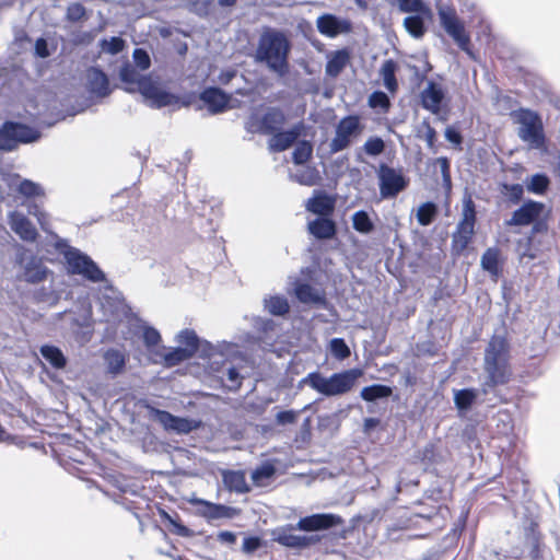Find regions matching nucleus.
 <instances>
[{
    "mask_svg": "<svg viewBox=\"0 0 560 560\" xmlns=\"http://www.w3.org/2000/svg\"><path fill=\"white\" fill-rule=\"evenodd\" d=\"M481 267L485 271L489 272L493 277H498L500 273L499 268V249L491 247L488 248L481 256Z\"/></svg>",
    "mask_w": 560,
    "mask_h": 560,
    "instance_id": "nucleus-39",
    "label": "nucleus"
},
{
    "mask_svg": "<svg viewBox=\"0 0 560 560\" xmlns=\"http://www.w3.org/2000/svg\"><path fill=\"white\" fill-rule=\"evenodd\" d=\"M36 219L40 229L54 237L55 248L63 256L69 273L81 276L93 283L106 281L105 272L88 254L70 246L66 238H61L50 231L48 214L45 211Z\"/></svg>",
    "mask_w": 560,
    "mask_h": 560,
    "instance_id": "nucleus-2",
    "label": "nucleus"
},
{
    "mask_svg": "<svg viewBox=\"0 0 560 560\" xmlns=\"http://www.w3.org/2000/svg\"><path fill=\"white\" fill-rule=\"evenodd\" d=\"M160 341L161 335L155 328L151 326L143 327V342L148 348L156 346Z\"/></svg>",
    "mask_w": 560,
    "mask_h": 560,
    "instance_id": "nucleus-61",
    "label": "nucleus"
},
{
    "mask_svg": "<svg viewBox=\"0 0 560 560\" xmlns=\"http://www.w3.org/2000/svg\"><path fill=\"white\" fill-rule=\"evenodd\" d=\"M103 359L106 366V373L112 377H116L124 372L127 358L120 350L114 348L108 349L105 351Z\"/></svg>",
    "mask_w": 560,
    "mask_h": 560,
    "instance_id": "nucleus-30",
    "label": "nucleus"
},
{
    "mask_svg": "<svg viewBox=\"0 0 560 560\" xmlns=\"http://www.w3.org/2000/svg\"><path fill=\"white\" fill-rule=\"evenodd\" d=\"M34 300L37 303H46L52 306L58 303L59 296L54 290L43 287L34 292Z\"/></svg>",
    "mask_w": 560,
    "mask_h": 560,
    "instance_id": "nucleus-52",
    "label": "nucleus"
},
{
    "mask_svg": "<svg viewBox=\"0 0 560 560\" xmlns=\"http://www.w3.org/2000/svg\"><path fill=\"white\" fill-rule=\"evenodd\" d=\"M393 394V388L384 384H372L362 388L360 396L365 401H376L388 398Z\"/></svg>",
    "mask_w": 560,
    "mask_h": 560,
    "instance_id": "nucleus-35",
    "label": "nucleus"
},
{
    "mask_svg": "<svg viewBox=\"0 0 560 560\" xmlns=\"http://www.w3.org/2000/svg\"><path fill=\"white\" fill-rule=\"evenodd\" d=\"M438 15L443 30L453 38L457 46L469 52L470 37L458 19L455 9L448 5H438Z\"/></svg>",
    "mask_w": 560,
    "mask_h": 560,
    "instance_id": "nucleus-8",
    "label": "nucleus"
},
{
    "mask_svg": "<svg viewBox=\"0 0 560 560\" xmlns=\"http://www.w3.org/2000/svg\"><path fill=\"white\" fill-rule=\"evenodd\" d=\"M39 352L42 357L55 369H63L67 364V359L62 351L51 345H44L40 347Z\"/></svg>",
    "mask_w": 560,
    "mask_h": 560,
    "instance_id": "nucleus-34",
    "label": "nucleus"
},
{
    "mask_svg": "<svg viewBox=\"0 0 560 560\" xmlns=\"http://www.w3.org/2000/svg\"><path fill=\"white\" fill-rule=\"evenodd\" d=\"M194 355L191 354V349H185L183 347H177L172 349L171 351L164 354V363L166 366L172 368L178 365L179 363L189 360Z\"/></svg>",
    "mask_w": 560,
    "mask_h": 560,
    "instance_id": "nucleus-42",
    "label": "nucleus"
},
{
    "mask_svg": "<svg viewBox=\"0 0 560 560\" xmlns=\"http://www.w3.org/2000/svg\"><path fill=\"white\" fill-rule=\"evenodd\" d=\"M398 8L405 13H424L429 14L430 11L422 0H397Z\"/></svg>",
    "mask_w": 560,
    "mask_h": 560,
    "instance_id": "nucleus-50",
    "label": "nucleus"
},
{
    "mask_svg": "<svg viewBox=\"0 0 560 560\" xmlns=\"http://www.w3.org/2000/svg\"><path fill=\"white\" fill-rule=\"evenodd\" d=\"M296 299L303 304H314L326 307L327 299L325 294L310 283L298 282L294 288Z\"/></svg>",
    "mask_w": 560,
    "mask_h": 560,
    "instance_id": "nucleus-26",
    "label": "nucleus"
},
{
    "mask_svg": "<svg viewBox=\"0 0 560 560\" xmlns=\"http://www.w3.org/2000/svg\"><path fill=\"white\" fill-rule=\"evenodd\" d=\"M158 511L165 527L172 534L177 535L179 537H192L195 535L194 530H191L182 523L178 513H168L162 508H159Z\"/></svg>",
    "mask_w": 560,
    "mask_h": 560,
    "instance_id": "nucleus-27",
    "label": "nucleus"
},
{
    "mask_svg": "<svg viewBox=\"0 0 560 560\" xmlns=\"http://www.w3.org/2000/svg\"><path fill=\"white\" fill-rule=\"evenodd\" d=\"M221 215L222 208L218 199L211 198L207 201L202 200L201 206L197 207L192 224L199 228L202 236L211 237L218 229Z\"/></svg>",
    "mask_w": 560,
    "mask_h": 560,
    "instance_id": "nucleus-10",
    "label": "nucleus"
},
{
    "mask_svg": "<svg viewBox=\"0 0 560 560\" xmlns=\"http://www.w3.org/2000/svg\"><path fill=\"white\" fill-rule=\"evenodd\" d=\"M363 149L368 155L376 156L384 152L385 142L380 137H371L365 141Z\"/></svg>",
    "mask_w": 560,
    "mask_h": 560,
    "instance_id": "nucleus-55",
    "label": "nucleus"
},
{
    "mask_svg": "<svg viewBox=\"0 0 560 560\" xmlns=\"http://www.w3.org/2000/svg\"><path fill=\"white\" fill-rule=\"evenodd\" d=\"M396 71L397 63L393 59H386L381 67L380 73L382 75L384 86L390 93H395L398 89Z\"/></svg>",
    "mask_w": 560,
    "mask_h": 560,
    "instance_id": "nucleus-33",
    "label": "nucleus"
},
{
    "mask_svg": "<svg viewBox=\"0 0 560 560\" xmlns=\"http://www.w3.org/2000/svg\"><path fill=\"white\" fill-rule=\"evenodd\" d=\"M262 546V540L258 536L245 537L242 545V551L246 555H252Z\"/></svg>",
    "mask_w": 560,
    "mask_h": 560,
    "instance_id": "nucleus-62",
    "label": "nucleus"
},
{
    "mask_svg": "<svg viewBox=\"0 0 560 560\" xmlns=\"http://www.w3.org/2000/svg\"><path fill=\"white\" fill-rule=\"evenodd\" d=\"M8 223L11 230L24 242H35L38 233L28 218L19 212L12 211L8 215Z\"/></svg>",
    "mask_w": 560,
    "mask_h": 560,
    "instance_id": "nucleus-20",
    "label": "nucleus"
},
{
    "mask_svg": "<svg viewBox=\"0 0 560 560\" xmlns=\"http://www.w3.org/2000/svg\"><path fill=\"white\" fill-rule=\"evenodd\" d=\"M544 205L538 201H526L518 209H516L511 219L506 221L511 226H524L532 224L536 219L541 215Z\"/></svg>",
    "mask_w": 560,
    "mask_h": 560,
    "instance_id": "nucleus-15",
    "label": "nucleus"
},
{
    "mask_svg": "<svg viewBox=\"0 0 560 560\" xmlns=\"http://www.w3.org/2000/svg\"><path fill=\"white\" fill-rule=\"evenodd\" d=\"M291 48V42L282 31L267 28L258 39L255 59L282 78L289 72Z\"/></svg>",
    "mask_w": 560,
    "mask_h": 560,
    "instance_id": "nucleus-3",
    "label": "nucleus"
},
{
    "mask_svg": "<svg viewBox=\"0 0 560 560\" xmlns=\"http://www.w3.org/2000/svg\"><path fill=\"white\" fill-rule=\"evenodd\" d=\"M132 58H133L136 66L140 70H147L151 66L150 55L143 48H136L132 52Z\"/></svg>",
    "mask_w": 560,
    "mask_h": 560,
    "instance_id": "nucleus-59",
    "label": "nucleus"
},
{
    "mask_svg": "<svg viewBox=\"0 0 560 560\" xmlns=\"http://www.w3.org/2000/svg\"><path fill=\"white\" fill-rule=\"evenodd\" d=\"M439 514L438 506H431L428 509H424L421 512L415 513L412 515V518H415V523H418V521H422L427 524L431 523Z\"/></svg>",
    "mask_w": 560,
    "mask_h": 560,
    "instance_id": "nucleus-63",
    "label": "nucleus"
},
{
    "mask_svg": "<svg viewBox=\"0 0 560 560\" xmlns=\"http://www.w3.org/2000/svg\"><path fill=\"white\" fill-rule=\"evenodd\" d=\"M285 121L287 116L280 107H268L260 118L258 132L271 136L282 129Z\"/></svg>",
    "mask_w": 560,
    "mask_h": 560,
    "instance_id": "nucleus-22",
    "label": "nucleus"
},
{
    "mask_svg": "<svg viewBox=\"0 0 560 560\" xmlns=\"http://www.w3.org/2000/svg\"><path fill=\"white\" fill-rule=\"evenodd\" d=\"M352 228L360 234L368 235L375 230V224L365 210L352 214Z\"/></svg>",
    "mask_w": 560,
    "mask_h": 560,
    "instance_id": "nucleus-37",
    "label": "nucleus"
},
{
    "mask_svg": "<svg viewBox=\"0 0 560 560\" xmlns=\"http://www.w3.org/2000/svg\"><path fill=\"white\" fill-rule=\"evenodd\" d=\"M152 415L155 421L163 425L166 431H172L177 416L172 415L166 410L152 409Z\"/></svg>",
    "mask_w": 560,
    "mask_h": 560,
    "instance_id": "nucleus-53",
    "label": "nucleus"
},
{
    "mask_svg": "<svg viewBox=\"0 0 560 560\" xmlns=\"http://www.w3.org/2000/svg\"><path fill=\"white\" fill-rule=\"evenodd\" d=\"M509 359L510 345L506 338L494 335L485 349V378L481 382L483 401H487L489 407H494L504 400L498 387L508 384L511 380Z\"/></svg>",
    "mask_w": 560,
    "mask_h": 560,
    "instance_id": "nucleus-1",
    "label": "nucleus"
},
{
    "mask_svg": "<svg viewBox=\"0 0 560 560\" xmlns=\"http://www.w3.org/2000/svg\"><path fill=\"white\" fill-rule=\"evenodd\" d=\"M225 376H226V381H228L226 387L229 390L236 392L237 389H240V387L242 385L243 377L240 374V371L237 368L229 366L226 369Z\"/></svg>",
    "mask_w": 560,
    "mask_h": 560,
    "instance_id": "nucleus-57",
    "label": "nucleus"
},
{
    "mask_svg": "<svg viewBox=\"0 0 560 560\" xmlns=\"http://www.w3.org/2000/svg\"><path fill=\"white\" fill-rule=\"evenodd\" d=\"M421 105L432 114H439L445 93L440 84L429 81L427 88L421 92Z\"/></svg>",
    "mask_w": 560,
    "mask_h": 560,
    "instance_id": "nucleus-24",
    "label": "nucleus"
},
{
    "mask_svg": "<svg viewBox=\"0 0 560 560\" xmlns=\"http://www.w3.org/2000/svg\"><path fill=\"white\" fill-rule=\"evenodd\" d=\"M306 128L304 121H299L290 129H280L272 133L271 138L268 140L269 151L278 153L288 150L301 136L305 135Z\"/></svg>",
    "mask_w": 560,
    "mask_h": 560,
    "instance_id": "nucleus-11",
    "label": "nucleus"
},
{
    "mask_svg": "<svg viewBox=\"0 0 560 560\" xmlns=\"http://www.w3.org/2000/svg\"><path fill=\"white\" fill-rule=\"evenodd\" d=\"M312 152V143L310 141L302 140L298 142L296 147L294 148L292 152V160L298 165L304 164L311 159Z\"/></svg>",
    "mask_w": 560,
    "mask_h": 560,
    "instance_id": "nucleus-46",
    "label": "nucleus"
},
{
    "mask_svg": "<svg viewBox=\"0 0 560 560\" xmlns=\"http://www.w3.org/2000/svg\"><path fill=\"white\" fill-rule=\"evenodd\" d=\"M421 14L415 13L404 20L406 31L415 38H421L427 32L425 22Z\"/></svg>",
    "mask_w": 560,
    "mask_h": 560,
    "instance_id": "nucleus-38",
    "label": "nucleus"
},
{
    "mask_svg": "<svg viewBox=\"0 0 560 560\" xmlns=\"http://www.w3.org/2000/svg\"><path fill=\"white\" fill-rule=\"evenodd\" d=\"M276 472V468L271 464H264L252 471V479L254 482H259L265 479L271 478Z\"/></svg>",
    "mask_w": 560,
    "mask_h": 560,
    "instance_id": "nucleus-58",
    "label": "nucleus"
},
{
    "mask_svg": "<svg viewBox=\"0 0 560 560\" xmlns=\"http://www.w3.org/2000/svg\"><path fill=\"white\" fill-rule=\"evenodd\" d=\"M222 482L230 492L243 494L250 491L246 482L245 474L242 470H223Z\"/></svg>",
    "mask_w": 560,
    "mask_h": 560,
    "instance_id": "nucleus-29",
    "label": "nucleus"
},
{
    "mask_svg": "<svg viewBox=\"0 0 560 560\" xmlns=\"http://www.w3.org/2000/svg\"><path fill=\"white\" fill-rule=\"evenodd\" d=\"M511 118L518 125L517 136L530 150L547 152L542 119L539 114L529 108H518L511 112Z\"/></svg>",
    "mask_w": 560,
    "mask_h": 560,
    "instance_id": "nucleus-5",
    "label": "nucleus"
},
{
    "mask_svg": "<svg viewBox=\"0 0 560 560\" xmlns=\"http://www.w3.org/2000/svg\"><path fill=\"white\" fill-rule=\"evenodd\" d=\"M86 90L88 92L98 98L106 97L110 94L109 80L106 73L97 68L91 67L86 71Z\"/></svg>",
    "mask_w": 560,
    "mask_h": 560,
    "instance_id": "nucleus-19",
    "label": "nucleus"
},
{
    "mask_svg": "<svg viewBox=\"0 0 560 560\" xmlns=\"http://www.w3.org/2000/svg\"><path fill=\"white\" fill-rule=\"evenodd\" d=\"M19 192L27 198L44 196V189L42 186L30 179L21 182L19 185Z\"/></svg>",
    "mask_w": 560,
    "mask_h": 560,
    "instance_id": "nucleus-54",
    "label": "nucleus"
},
{
    "mask_svg": "<svg viewBox=\"0 0 560 560\" xmlns=\"http://www.w3.org/2000/svg\"><path fill=\"white\" fill-rule=\"evenodd\" d=\"M125 40L121 37L113 36L110 38H103L100 42V46L103 51L110 54V55H117L125 48Z\"/></svg>",
    "mask_w": 560,
    "mask_h": 560,
    "instance_id": "nucleus-49",
    "label": "nucleus"
},
{
    "mask_svg": "<svg viewBox=\"0 0 560 560\" xmlns=\"http://www.w3.org/2000/svg\"><path fill=\"white\" fill-rule=\"evenodd\" d=\"M438 215V206L432 201L422 203L417 211V221L420 225H430Z\"/></svg>",
    "mask_w": 560,
    "mask_h": 560,
    "instance_id": "nucleus-40",
    "label": "nucleus"
},
{
    "mask_svg": "<svg viewBox=\"0 0 560 560\" xmlns=\"http://www.w3.org/2000/svg\"><path fill=\"white\" fill-rule=\"evenodd\" d=\"M265 310L273 316H284L290 311V305L285 296L273 295L264 299Z\"/></svg>",
    "mask_w": 560,
    "mask_h": 560,
    "instance_id": "nucleus-36",
    "label": "nucleus"
},
{
    "mask_svg": "<svg viewBox=\"0 0 560 560\" xmlns=\"http://www.w3.org/2000/svg\"><path fill=\"white\" fill-rule=\"evenodd\" d=\"M342 523L341 517L335 514H313L299 520L296 528L304 532L328 529Z\"/></svg>",
    "mask_w": 560,
    "mask_h": 560,
    "instance_id": "nucleus-16",
    "label": "nucleus"
},
{
    "mask_svg": "<svg viewBox=\"0 0 560 560\" xmlns=\"http://www.w3.org/2000/svg\"><path fill=\"white\" fill-rule=\"evenodd\" d=\"M141 77L143 74H140L129 61L124 62L119 69V79L126 84L137 85Z\"/></svg>",
    "mask_w": 560,
    "mask_h": 560,
    "instance_id": "nucleus-48",
    "label": "nucleus"
},
{
    "mask_svg": "<svg viewBox=\"0 0 560 560\" xmlns=\"http://www.w3.org/2000/svg\"><path fill=\"white\" fill-rule=\"evenodd\" d=\"M549 177H530L527 188L534 194H544L549 187Z\"/></svg>",
    "mask_w": 560,
    "mask_h": 560,
    "instance_id": "nucleus-60",
    "label": "nucleus"
},
{
    "mask_svg": "<svg viewBox=\"0 0 560 560\" xmlns=\"http://www.w3.org/2000/svg\"><path fill=\"white\" fill-rule=\"evenodd\" d=\"M42 132L26 124L7 120L0 127V150L12 151L20 144L37 142Z\"/></svg>",
    "mask_w": 560,
    "mask_h": 560,
    "instance_id": "nucleus-6",
    "label": "nucleus"
},
{
    "mask_svg": "<svg viewBox=\"0 0 560 560\" xmlns=\"http://www.w3.org/2000/svg\"><path fill=\"white\" fill-rule=\"evenodd\" d=\"M494 421L498 433L509 435L513 432V418L508 411H499L494 417Z\"/></svg>",
    "mask_w": 560,
    "mask_h": 560,
    "instance_id": "nucleus-47",
    "label": "nucleus"
},
{
    "mask_svg": "<svg viewBox=\"0 0 560 560\" xmlns=\"http://www.w3.org/2000/svg\"><path fill=\"white\" fill-rule=\"evenodd\" d=\"M160 88L156 85V83L151 79L149 75H143L139 80V83L137 84L138 92L147 100L150 101V98L155 94V92Z\"/></svg>",
    "mask_w": 560,
    "mask_h": 560,
    "instance_id": "nucleus-51",
    "label": "nucleus"
},
{
    "mask_svg": "<svg viewBox=\"0 0 560 560\" xmlns=\"http://www.w3.org/2000/svg\"><path fill=\"white\" fill-rule=\"evenodd\" d=\"M368 104L373 109H380L381 113L386 114L390 108V100L383 91H374L370 94Z\"/></svg>",
    "mask_w": 560,
    "mask_h": 560,
    "instance_id": "nucleus-43",
    "label": "nucleus"
},
{
    "mask_svg": "<svg viewBox=\"0 0 560 560\" xmlns=\"http://www.w3.org/2000/svg\"><path fill=\"white\" fill-rule=\"evenodd\" d=\"M199 98L208 106L211 114H220L228 109L231 95L217 86L206 88L199 95Z\"/></svg>",
    "mask_w": 560,
    "mask_h": 560,
    "instance_id": "nucleus-18",
    "label": "nucleus"
},
{
    "mask_svg": "<svg viewBox=\"0 0 560 560\" xmlns=\"http://www.w3.org/2000/svg\"><path fill=\"white\" fill-rule=\"evenodd\" d=\"M192 503L201 506V509H199V514L208 521L233 518L237 514V510L235 508L212 503L203 499H195Z\"/></svg>",
    "mask_w": 560,
    "mask_h": 560,
    "instance_id": "nucleus-21",
    "label": "nucleus"
},
{
    "mask_svg": "<svg viewBox=\"0 0 560 560\" xmlns=\"http://www.w3.org/2000/svg\"><path fill=\"white\" fill-rule=\"evenodd\" d=\"M536 523L525 528V544L532 560H553L550 550L542 544L541 535Z\"/></svg>",
    "mask_w": 560,
    "mask_h": 560,
    "instance_id": "nucleus-14",
    "label": "nucleus"
},
{
    "mask_svg": "<svg viewBox=\"0 0 560 560\" xmlns=\"http://www.w3.org/2000/svg\"><path fill=\"white\" fill-rule=\"evenodd\" d=\"M194 429H196V425L194 424L192 420L177 417L172 432L186 434L191 432Z\"/></svg>",
    "mask_w": 560,
    "mask_h": 560,
    "instance_id": "nucleus-64",
    "label": "nucleus"
},
{
    "mask_svg": "<svg viewBox=\"0 0 560 560\" xmlns=\"http://www.w3.org/2000/svg\"><path fill=\"white\" fill-rule=\"evenodd\" d=\"M329 352L331 357L339 361L348 359L351 354L350 348L343 338H332L329 341Z\"/></svg>",
    "mask_w": 560,
    "mask_h": 560,
    "instance_id": "nucleus-45",
    "label": "nucleus"
},
{
    "mask_svg": "<svg viewBox=\"0 0 560 560\" xmlns=\"http://www.w3.org/2000/svg\"><path fill=\"white\" fill-rule=\"evenodd\" d=\"M476 207L471 197H465L463 200V218L453 233V248L458 253L465 250L475 233Z\"/></svg>",
    "mask_w": 560,
    "mask_h": 560,
    "instance_id": "nucleus-7",
    "label": "nucleus"
},
{
    "mask_svg": "<svg viewBox=\"0 0 560 560\" xmlns=\"http://www.w3.org/2000/svg\"><path fill=\"white\" fill-rule=\"evenodd\" d=\"M149 102L151 107L162 108L176 104L178 102V97L171 92L159 89Z\"/></svg>",
    "mask_w": 560,
    "mask_h": 560,
    "instance_id": "nucleus-44",
    "label": "nucleus"
},
{
    "mask_svg": "<svg viewBox=\"0 0 560 560\" xmlns=\"http://www.w3.org/2000/svg\"><path fill=\"white\" fill-rule=\"evenodd\" d=\"M273 539L284 547L303 549L317 544L320 537L317 534L300 535L293 527H281L273 532Z\"/></svg>",
    "mask_w": 560,
    "mask_h": 560,
    "instance_id": "nucleus-12",
    "label": "nucleus"
},
{
    "mask_svg": "<svg viewBox=\"0 0 560 560\" xmlns=\"http://www.w3.org/2000/svg\"><path fill=\"white\" fill-rule=\"evenodd\" d=\"M316 26L320 34L331 38L342 33H349L352 27L350 21L328 13L317 18Z\"/></svg>",
    "mask_w": 560,
    "mask_h": 560,
    "instance_id": "nucleus-17",
    "label": "nucleus"
},
{
    "mask_svg": "<svg viewBox=\"0 0 560 560\" xmlns=\"http://www.w3.org/2000/svg\"><path fill=\"white\" fill-rule=\"evenodd\" d=\"M483 399L485 395L481 392V386L479 388L466 387L462 389H453L454 405L457 409L458 416L460 417L466 416L476 404H486L488 406V402L483 401Z\"/></svg>",
    "mask_w": 560,
    "mask_h": 560,
    "instance_id": "nucleus-13",
    "label": "nucleus"
},
{
    "mask_svg": "<svg viewBox=\"0 0 560 560\" xmlns=\"http://www.w3.org/2000/svg\"><path fill=\"white\" fill-rule=\"evenodd\" d=\"M361 375L362 371L359 369H349L342 372L332 373L330 376H325L320 372L314 371L300 380L299 388L307 385L323 396H340L349 393Z\"/></svg>",
    "mask_w": 560,
    "mask_h": 560,
    "instance_id": "nucleus-4",
    "label": "nucleus"
},
{
    "mask_svg": "<svg viewBox=\"0 0 560 560\" xmlns=\"http://www.w3.org/2000/svg\"><path fill=\"white\" fill-rule=\"evenodd\" d=\"M177 342L184 345L185 349H191V354L196 355L200 347V338L191 329H183L178 332Z\"/></svg>",
    "mask_w": 560,
    "mask_h": 560,
    "instance_id": "nucleus-41",
    "label": "nucleus"
},
{
    "mask_svg": "<svg viewBox=\"0 0 560 560\" xmlns=\"http://www.w3.org/2000/svg\"><path fill=\"white\" fill-rule=\"evenodd\" d=\"M350 61V54L347 49H339L332 52V55L329 57L327 63H326V74L336 78L338 77L341 71L346 68V66Z\"/></svg>",
    "mask_w": 560,
    "mask_h": 560,
    "instance_id": "nucleus-32",
    "label": "nucleus"
},
{
    "mask_svg": "<svg viewBox=\"0 0 560 560\" xmlns=\"http://www.w3.org/2000/svg\"><path fill=\"white\" fill-rule=\"evenodd\" d=\"M47 268L34 255H31L24 265V280L30 283H38L47 276Z\"/></svg>",
    "mask_w": 560,
    "mask_h": 560,
    "instance_id": "nucleus-31",
    "label": "nucleus"
},
{
    "mask_svg": "<svg viewBox=\"0 0 560 560\" xmlns=\"http://www.w3.org/2000/svg\"><path fill=\"white\" fill-rule=\"evenodd\" d=\"M305 207L318 217H329L335 210V199L322 190H315Z\"/></svg>",
    "mask_w": 560,
    "mask_h": 560,
    "instance_id": "nucleus-25",
    "label": "nucleus"
},
{
    "mask_svg": "<svg viewBox=\"0 0 560 560\" xmlns=\"http://www.w3.org/2000/svg\"><path fill=\"white\" fill-rule=\"evenodd\" d=\"M380 195L382 199L395 198L407 188L409 177H378Z\"/></svg>",
    "mask_w": 560,
    "mask_h": 560,
    "instance_id": "nucleus-28",
    "label": "nucleus"
},
{
    "mask_svg": "<svg viewBox=\"0 0 560 560\" xmlns=\"http://www.w3.org/2000/svg\"><path fill=\"white\" fill-rule=\"evenodd\" d=\"M363 130L358 115H348L339 120L335 129V137L329 143L330 153H338L346 150Z\"/></svg>",
    "mask_w": 560,
    "mask_h": 560,
    "instance_id": "nucleus-9",
    "label": "nucleus"
},
{
    "mask_svg": "<svg viewBox=\"0 0 560 560\" xmlns=\"http://www.w3.org/2000/svg\"><path fill=\"white\" fill-rule=\"evenodd\" d=\"M307 232L318 241H329L337 234V224L329 217H317L307 223Z\"/></svg>",
    "mask_w": 560,
    "mask_h": 560,
    "instance_id": "nucleus-23",
    "label": "nucleus"
},
{
    "mask_svg": "<svg viewBox=\"0 0 560 560\" xmlns=\"http://www.w3.org/2000/svg\"><path fill=\"white\" fill-rule=\"evenodd\" d=\"M86 14L85 7L80 2L70 3L67 8L66 19L69 22L77 23L84 19Z\"/></svg>",
    "mask_w": 560,
    "mask_h": 560,
    "instance_id": "nucleus-56",
    "label": "nucleus"
}]
</instances>
